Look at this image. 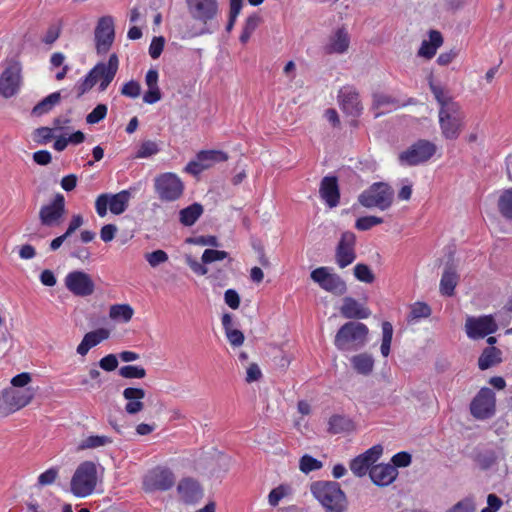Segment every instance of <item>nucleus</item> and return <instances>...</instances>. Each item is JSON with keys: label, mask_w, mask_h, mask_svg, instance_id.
Wrapping results in <instances>:
<instances>
[{"label": "nucleus", "mask_w": 512, "mask_h": 512, "mask_svg": "<svg viewBox=\"0 0 512 512\" xmlns=\"http://www.w3.org/2000/svg\"><path fill=\"white\" fill-rule=\"evenodd\" d=\"M310 492L325 512H345L347 510V497L336 481H314L310 485Z\"/></svg>", "instance_id": "f257e3e1"}, {"label": "nucleus", "mask_w": 512, "mask_h": 512, "mask_svg": "<svg viewBox=\"0 0 512 512\" xmlns=\"http://www.w3.org/2000/svg\"><path fill=\"white\" fill-rule=\"evenodd\" d=\"M394 190L386 182L373 183L358 196V202L365 208H378L381 211L391 207Z\"/></svg>", "instance_id": "f03ea898"}, {"label": "nucleus", "mask_w": 512, "mask_h": 512, "mask_svg": "<svg viewBox=\"0 0 512 512\" xmlns=\"http://www.w3.org/2000/svg\"><path fill=\"white\" fill-rule=\"evenodd\" d=\"M97 482V469L95 463L85 461L81 463L71 479V492L77 497L90 495Z\"/></svg>", "instance_id": "7ed1b4c3"}, {"label": "nucleus", "mask_w": 512, "mask_h": 512, "mask_svg": "<svg viewBox=\"0 0 512 512\" xmlns=\"http://www.w3.org/2000/svg\"><path fill=\"white\" fill-rule=\"evenodd\" d=\"M136 190L137 189L135 187H130L129 189L122 190L116 194H100L95 201L97 214L100 217H104L107 214L108 207L112 214H122L128 208L132 194Z\"/></svg>", "instance_id": "20e7f679"}, {"label": "nucleus", "mask_w": 512, "mask_h": 512, "mask_svg": "<svg viewBox=\"0 0 512 512\" xmlns=\"http://www.w3.org/2000/svg\"><path fill=\"white\" fill-rule=\"evenodd\" d=\"M464 118L465 115L460 105L439 109V125L442 135L449 140L457 139L463 128Z\"/></svg>", "instance_id": "39448f33"}, {"label": "nucleus", "mask_w": 512, "mask_h": 512, "mask_svg": "<svg viewBox=\"0 0 512 512\" xmlns=\"http://www.w3.org/2000/svg\"><path fill=\"white\" fill-rule=\"evenodd\" d=\"M154 189L161 201L173 202L183 195L184 184L176 174L166 172L155 177Z\"/></svg>", "instance_id": "423d86ee"}, {"label": "nucleus", "mask_w": 512, "mask_h": 512, "mask_svg": "<svg viewBox=\"0 0 512 512\" xmlns=\"http://www.w3.org/2000/svg\"><path fill=\"white\" fill-rule=\"evenodd\" d=\"M437 147L429 140L420 139L402 151L399 162L403 165L417 166L429 161L436 153Z\"/></svg>", "instance_id": "0eeeda50"}, {"label": "nucleus", "mask_w": 512, "mask_h": 512, "mask_svg": "<svg viewBox=\"0 0 512 512\" xmlns=\"http://www.w3.org/2000/svg\"><path fill=\"white\" fill-rule=\"evenodd\" d=\"M368 327L361 322H347L338 330L335 336V346L342 351L348 350L351 343L364 344Z\"/></svg>", "instance_id": "6e6552de"}, {"label": "nucleus", "mask_w": 512, "mask_h": 512, "mask_svg": "<svg viewBox=\"0 0 512 512\" xmlns=\"http://www.w3.org/2000/svg\"><path fill=\"white\" fill-rule=\"evenodd\" d=\"M469 339L479 340L498 330V324L493 315L467 316L464 325Z\"/></svg>", "instance_id": "1a4fd4ad"}, {"label": "nucleus", "mask_w": 512, "mask_h": 512, "mask_svg": "<svg viewBox=\"0 0 512 512\" xmlns=\"http://www.w3.org/2000/svg\"><path fill=\"white\" fill-rule=\"evenodd\" d=\"M496 410V398L492 389L483 387L470 403L472 416L479 420L492 417Z\"/></svg>", "instance_id": "9d476101"}, {"label": "nucleus", "mask_w": 512, "mask_h": 512, "mask_svg": "<svg viewBox=\"0 0 512 512\" xmlns=\"http://www.w3.org/2000/svg\"><path fill=\"white\" fill-rule=\"evenodd\" d=\"M311 279L317 283L323 290L337 296L346 293L347 285L345 281L336 273H331L328 267H319L310 274Z\"/></svg>", "instance_id": "9b49d317"}, {"label": "nucleus", "mask_w": 512, "mask_h": 512, "mask_svg": "<svg viewBox=\"0 0 512 512\" xmlns=\"http://www.w3.org/2000/svg\"><path fill=\"white\" fill-rule=\"evenodd\" d=\"M175 483V477L168 468L157 467L149 471L143 479V489L147 493L167 491Z\"/></svg>", "instance_id": "f8f14e48"}, {"label": "nucleus", "mask_w": 512, "mask_h": 512, "mask_svg": "<svg viewBox=\"0 0 512 512\" xmlns=\"http://www.w3.org/2000/svg\"><path fill=\"white\" fill-rule=\"evenodd\" d=\"M64 282L66 288L77 297H87L95 291L93 279L84 271L76 270L68 273Z\"/></svg>", "instance_id": "ddd939ff"}, {"label": "nucleus", "mask_w": 512, "mask_h": 512, "mask_svg": "<svg viewBox=\"0 0 512 512\" xmlns=\"http://www.w3.org/2000/svg\"><path fill=\"white\" fill-rule=\"evenodd\" d=\"M191 18L207 26L218 13L217 0H186Z\"/></svg>", "instance_id": "4468645a"}, {"label": "nucleus", "mask_w": 512, "mask_h": 512, "mask_svg": "<svg viewBox=\"0 0 512 512\" xmlns=\"http://www.w3.org/2000/svg\"><path fill=\"white\" fill-rule=\"evenodd\" d=\"M356 236L351 231L341 234L340 240L335 248V262L343 269L352 264L356 259Z\"/></svg>", "instance_id": "2eb2a0df"}, {"label": "nucleus", "mask_w": 512, "mask_h": 512, "mask_svg": "<svg viewBox=\"0 0 512 512\" xmlns=\"http://www.w3.org/2000/svg\"><path fill=\"white\" fill-rule=\"evenodd\" d=\"M115 37L114 21L111 16H103L95 28L96 49L99 54L108 52Z\"/></svg>", "instance_id": "dca6fc26"}, {"label": "nucleus", "mask_w": 512, "mask_h": 512, "mask_svg": "<svg viewBox=\"0 0 512 512\" xmlns=\"http://www.w3.org/2000/svg\"><path fill=\"white\" fill-rule=\"evenodd\" d=\"M21 82V67L14 62L9 64L0 75V95L5 98L14 96Z\"/></svg>", "instance_id": "f3484780"}, {"label": "nucleus", "mask_w": 512, "mask_h": 512, "mask_svg": "<svg viewBox=\"0 0 512 512\" xmlns=\"http://www.w3.org/2000/svg\"><path fill=\"white\" fill-rule=\"evenodd\" d=\"M383 453L381 445H374L364 453L358 455L350 462V469L357 477H363L370 471L374 463Z\"/></svg>", "instance_id": "a211bd4d"}, {"label": "nucleus", "mask_w": 512, "mask_h": 512, "mask_svg": "<svg viewBox=\"0 0 512 512\" xmlns=\"http://www.w3.org/2000/svg\"><path fill=\"white\" fill-rule=\"evenodd\" d=\"M65 212V199L60 193L56 194L52 203L44 205L39 211V219L44 226L58 223Z\"/></svg>", "instance_id": "6ab92c4d"}, {"label": "nucleus", "mask_w": 512, "mask_h": 512, "mask_svg": "<svg viewBox=\"0 0 512 512\" xmlns=\"http://www.w3.org/2000/svg\"><path fill=\"white\" fill-rule=\"evenodd\" d=\"M339 103L343 112L349 116L358 117L363 107L358 92L352 87H343L338 94Z\"/></svg>", "instance_id": "aec40b11"}, {"label": "nucleus", "mask_w": 512, "mask_h": 512, "mask_svg": "<svg viewBox=\"0 0 512 512\" xmlns=\"http://www.w3.org/2000/svg\"><path fill=\"white\" fill-rule=\"evenodd\" d=\"M177 492L185 504H195L203 497V490L200 484L192 478L182 479L178 483Z\"/></svg>", "instance_id": "412c9836"}, {"label": "nucleus", "mask_w": 512, "mask_h": 512, "mask_svg": "<svg viewBox=\"0 0 512 512\" xmlns=\"http://www.w3.org/2000/svg\"><path fill=\"white\" fill-rule=\"evenodd\" d=\"M369 476L380 487L390 485L398 476V470L391 464L380 463L371 467Z\"/></svg>", "instance_id": "4be33fe9"}, {"label": "nucleus", "mask_w": 512, "mask_h": 512, "mask_svg": "<svg viewBox=\"0 0 512 512\" xmlns=\"http://www.w3.org/2000/svg\"><path fill=\"white\" fill-rule=\"evenodd\" d=\"M319 194L330 208L336 207L340 200V190L337 177L325 176L321 180Z\"/></svg>", "instance_id": "5701e85b"}, {"label": "nucleus", "mask_w": 512, "mask_h": 512, "mask_svg": "<svg viewBox=\"0 0 512 512\" xmlns=\"http://www.w3.org/2000/svg\"><path fill=\"white\" fill-rule=\"evenodd\" d=\"M350 45V36L344 27L337 28L329 37L324 46L326 54H343L347 52Z\"/></svg>", "instance_id": "b1692460"}, {"label": "nucleus", "mask_w": 512, "mask_h": 512, "mask_svg": "<svg viewBox=\"0 0 512 512\" xmlns=\"http://www.w3.org/2000/svg\"><path fill=\"white\" fill-rule=\"evenodd\" d=\"M123 397L127 401L125 411L129 415H135L144 409L143 399L145 390L142 388L128 387L123 391Z\"/></svg>", "instance_id": "393cba45"}, {"label": "nucleus", "mask_w": 512, "mask_h": 512, "mask_svg": "<svg viewBox=\"0 0 512 512\" xmlns=\"http://www.w3.org/2000/svg\"><path fill=\"white\" fill-rule=\"evenodd\" d=\"M340 313L347 319H366L371 314L368 308L364 307L352 297H345L343 299V305L340 308Z\"/></svg>", "instance_id": "a878e982"}, {"label": "nucleus", "mask_w": 512, "mask_h": 512, "mask_svg": "<svg viewBox=\"0 0 512 512\" xmlns=\"http://www.w3.org/2000/svg\"><path fill=\"white\" fill-rule=\"evenodd\" d=\"M109 336L110 332L105 328H99L86 333L77 347V353L81 356H85L92 347H95L103 340L108 339Z\"/></svg>", "instance_id": "bb28decb"}, {"label": "nucleus", "mask_w": 512, "mask_h": 512, "mask_svg": "<svg viewBox=\"0 0 512 512\" xmlns=\"http://www.w3.org/2000/svg\"><path fill=\"white\" fill-rule=\"evenodd\" d=\"M443 44V37L437 30L429 32V40H424L418 50V56L431 59L435 56L437 49Z\"/></svg>", "instance_id": "cd10ccee"}, {"label": "nucleus", "mask_w": 512, "mask_h": 512, "mask_svg": "<svg viewBox=\"0 0 512 512\" xmlns=\"http://www.w3.org/2000/svg\"><path fill=\"white\" fill-rule=\"evenodd\" d=\"M119 66V60L117 55L111 54L108 62H99L97 63L89 72L92 74L93 79L95 80V83H97L99 80H102L105 78V75H108V71L112 72L113 77H115Z\"/></svg>", "instance_id": "c85d7f7f"}, {"label": "nucleus", "mask_w": 512, "mask_h": 512, "mask_svg": "<svg viewBox=\"0 0 512 512\" xmlns=\"http://www.w3.org/2000/svg\"><path fill=\"white\" fill-rule=\"evenodd\" d=\"M500 453L504 457L501 449L499 452L490 448L480 449L475 452L473 459L482 470H488L497 463Z\"/></svg>", "instance_id": "c756f323"}, {"label": "nucleus", "mask_w": 512, "mask_h": 512, "mask_svg": "<svg viewBox=\"0 0 512 512\" xmlns=\"http://www.w3.org/2000/svg\"><path fill=\"white\" fill-rule=\"evenodd\" d=\"M33 393L30 389L25 391H14L3 396L4 402L9 406L10 410H19L30 403Z\"/></svg>", "instance_id": "7c9ffc66"}, {"label": "nucleus", "mask_w": 512, "mask_h": 512, "mask_svg": "<svg viewBox=\"0 0 512 512\" xmlns=\"http://www.w3.org/2000/svg\"><path fill=\"white\" fill-rule=\"evenodd\" d=\"M502 362V351L496 347H486L478 358V367L484 371Z\"/></svg>", "instance_id": "2f4dec72"}, {"label": "nucleus", "mask_w": 512, "mask_h": 512, "mask_svg": "<svg viewBox=\"0 0 512 512\" xmlns=\"http://www.w3.org/2000/svg\"><path fill=\"white\" fill-rule=\"evenodd\" d=\"M459 276L454 267L447 265L440 280V293L444 296H452L458 283Z\"/></svg>", "instance_id": "473e14b6"}, {"label": "nucleus", "mask_w": 512, "mask_h": 512, "mask_svg": "<svg viewBox=\"0 0 512 512\" xmlns=\"http://www.w3.org/2000/svg\"><path fill=\"white\" fill-rule=\"evenodd\" d=\"M61 101V94L60 92H53L46 96L44 99H42L40 102H38L32 109L31 115L32 116H42L44 114L49 113L52 111V109L58 105Z\"/></svg>", "instance_id": "72a5a7b5"}, {"label": "nucleus", "mask_w": 512, "mask_h": 512, "mask_svg": "<svg viewBox=\"0 0 512 512\" xmlns=\"http://www.w3.org/2000/svg\"><path fill=\"white\" fill-rule=\"evenodd\" d=\"M328 431L332 434L350 432L354 429L353 421L342 415H333L328 422Z\"/></svg>", "instance_id": "f704fd0d"}, {"label": "nucleus", "mask_w": 512, "mask_h": 512, "mask_svg": "<svg viewBox=\"0 0 512 512\" xmlns=\"http://www.w3.org/2000/svg\"><path fill=\"white\" fill-rule=\"evenodd\" d=\"M353 368L362 375H368L374 367V359L367 353H361L351 358Z\"/></svg>", "instance_id": "c9c22d12"}, {"label": "nucleus", "mask_w": 512, "mask_h": 512, "mask_svg": "<svg viewBox=\"0 0 512 512\" xmlns=\"http://www.w3.org/2000/svg\"><path fill=\"white\" fill-rule=\"evenodd\" d=\"M202 213V205L199 203H193L180 211L179 220L184 226H192L199 219Z\"/></svg>", "instance_id": "e433bc0d"}, {"label": "nucleus", "mask_w": 512, "mask_h": 512, "mask_svg": "<svg viewBox=\"0 0 512 512\" xmlns=\"http://www.w3.org/2000/svg\"><path fill=\"white\" fill-rule=\"evenodd\" d=\"M429 87L436 101L440 105V109H446L448 106L450 107L452 105H459V103L455 102L441 85H437L430 80Z\"/></svg>", "instance_id": "4c0bfd02"}, {"label": "nucleus", "mask_w": 512, "mask_h": 512, "mask_svg": "<svg viewBox=\"0 0 512 512\" xmlns=\"http://www.w3.org/2000/svg\"><path fill=\"white\" fill-rule=\"evenodd\" d=\"M262 17L258 13H253L250 16L247 17L241 35L239 37V40L242 44H246L251 35L254 33V31L257 29V27L261 24Z\"/></svg>", "instance_id": "58836bf2"}, {"label": "nucleus", "mask_w": 512, "mask_h": 512, "mask_svg": "<svg viewBox=\"0 0 512 512\" xmlns=\"http://www.w3.org/2000/svg\"><path fill=\"white\" fill-rule=\"evenodd\" d=\"M197 158L202 162L208 164V168L214 163L225 162L228 155L220 150H202L197 153Z\"/></svg>", "instance_id": "ea45409f"}, {"label": "nucleus", "mask_w": 512, "mask_h": 512, "mask_svg": "<svg viewBox=\"0 0 512 512\" xmlns=\"http://www.w3.org/2000/svg\"><path fill=\"white\" fill-rule=\"evenodd\" d=\"M134 314L133 308L129 304H115L110 307L109 316L114 320L128 322Z\"/></svg>", "instance_id": "a19ab883"}, {"label": "nucleus", "mask_w": 512, "mask_h": 512, "mask_svg": "<svg viewBox=\"0 0 512 512\" xmlns=\"http://www.w3.org/2000/svg\"><path fill=\"white\" fill-rule=\"evenodd\" d=\"M113 442V440L108 436H99V435H91L81 441L79 444V449H94L102 446L109 445Z\"/></svg>", "instance_id": "79ce46f5"}, {"label": "nucleus", "mask_w": 512, "mask_h": 512, "mask_svg": "<svg viewBox=\"0 0 512 512\" xmlns=\"http://www.w3.org/2000/svg\"><path fill=\"white\" fill-rule=\"evenodd\" d=\"M393 337V326L390 322L385 321L382 323V343H381V354L383 357H387L390 353V346Z\"/></svg>", "instance_id": "37998d69"}, {"label": "nucleus", "mask_w": 512, "mask_h": 512, "mask_svg": "<svg viewBox=\"0 0 512 512\" xmlns=\"http://www.w3.org/2000/svg\"><path fill=\"white\" fill-rule=\"evenodd\" d=\"M500 213L507 219H512V189L503 192L498 201Z\"/></svg>", "instance_id": "c03bdc74"}, {"label": "nucleus", "mask_w": 512, "mask_h": 512, "mask_svg": "<svg viewBox=\"0 0 512 512\" xmlns=\"http://www.w3.org/2000/svg\"><path fill=\"white\" fill-rule=\"evenodd\" d=\"M354 276L360 282H364L367 284L373 283L375 280V275L373 274L370 267L363 263H358L354 266Z\"/></svg>", "instance_id": "a18cd8bd"}, {"label": "nucleus", "mask_w": 512, "mask_h": 512, "mask_svg": "<svg viewBox=\"0 0 512 512\" xmlns=\"http://www.w3.org/2000/svg\"><path fill=\"white\" fill-rule=\"evenodd\" d=\"M322 466L323 464L321 461L308 454L303 455L299 461V469L305 474L319 470Z\"/></svg>", "instance_id": "49530a36"}, {"label": "nucleus", "mask_w": 512, "mask_h": 512, "mask_svg": "<svg viewBox=\"0 0 512 512\" xmlns=\"http://www.w3.org/2000/svg\"><path fill=\"white\" fill-rule=\"evenodd\" d=\"M118 373L126 379H142L146 376V370L141 366L135 365L122 366Z\"/></svg>", "instance_id": "de8ad7c7"}, {"label": "nucleus", "mask_w": 512, "mask_h": 512, "mask_svg": "<svg viewBox=\"0 0 512 512\" xmlns=\"http://www.w3.org/2000/svg\"><path fill=\"white\" fill-rule=\"evenodd\" d=\"M431 315V308L424 302H417L411 307V311L408 315V321L419 320L421 318H427Z\"/></svg>", "instance_id": "09e8293b"}, {"label": "nucleus", "mask_w": 512, "mask_h": 512, "mask_svg": "<svg viewBox=\"0 0 512 512\" xmlns=\"http://www.w3.org/2000/svg\"><path fill=\"white\" fill-rule=\"evenodd\" d=\"M158 144L152 140L143 141L135 155V158H148L159 152Z\"/></svg>", "instance_id": "8fccbe9b"}, {"label": "nucleus", "mask_w": 512, "mask_h": 512, "mask_svg": "<svg viewBox=\"0 0 512 512\" xmlns=\"http://www.w3.org/2000/svg\"><path fill=\"white\" fill-rule=\"evenodd\" d=\"M383 218L377 216H363L356 220L355 228L359 231H367L372 227L382 224Z\"/></svg>", "instance_id": "3c124183"}, {"label": "nucleus", "mask_w": 512, "mask_h": 512, "mask_svg": "<svg viewBox=\"0 0 512 512\" xmlns=\"http://www.w3.org/2000/svg\"><path fill=\"white\" fill-rule=\"evenodd\" d=\"M476 504L473 497H466L447 509L446 512H475Z\"/></svg>", "instance_id": "603ef678"}, {"label": "nucleus", "mask_w": 512, "mask_h": 512, "mask_svg": "<svg viewBox=\"0 0 512 512\" xmlns=\"http://www.w3.org/2000/svg\"><path fill=\"white\" fill-rule=\"evenodd\" d=\"M107 106L105 104H98L87 116L86 122L88 124H96L103 120L107 115Z\"/></svg>", "instance_id": "864d4df0"}, {"label": "nucleus", "mask_w": 512, "mask_h": 512, "mask_svg": "<svg viewBox=\"0 0 512 512\" xmlns=\"http://www.w3.org/2000/svg\"><path fill=\"white\" fill-rule=\"evenodd\" d=\"M228 257V253L222 250L206 249L202 254V262L210 264L215 261H222Z\"/></svg>", "instance_id": "5fc2aeb1"}, {"label": "nucleus", "mask_w": 512, "mask_h": 512, "mask_svg": "<svg viewBox=\"0 0 512 512\" xmlns=\"http://www.w3.org/2000/svg\"><path fill=\"white\" fill-rule=\"evenodd\" d=\"M145 259L151 267H157L168 260V254L164 250L159 249L151 253H147L145 255Z\"/></svg>", "instance_id": "6e6d98bb"}, {"label": "nucleus", "mask_w": 512, "mask_h": 512, "mask_svg": "<svg viewBox=\"0 0 512 512\" xmlns=\"http://www.w3.org/2000/svg\"><path fill=\"white\" fill-rule=\"evenodd\" d=\"M289 488L285 485H280L272 489L268 495V502L272 507H276L279 501L288 494Z\"/></svg>", "instance_id": "4d7b16f0"}, {"label": "nucleus", "mask_w": 512, "mask_h": 512, "mask_svg": "<svg viewBox=\"0 0 512 512\" xmlns=\"http://www.w3.org/2000/svg\"><path fill=\"white\" fill-rule=\"evenodd\" d=\"M121 94L129 98H137L141 94V86L139 82L130 80L121 88Z\"/></svg>", "instance_id": "13d9d810"}, {"label": "nucleus", "mask_w": 512, "mask_h": 512, "mask_svg": "<svg viewBox=\"0 0 512 512\" xmlns=\"http://www.w3.org/2000/svg\"><path fill=\"white\" fill-rule=\"evenodd\" d=\"M165 45V39L162 36L154 37L149 46V54L151 58L157 59L160 57Z\"/></svg>", "instance_id": "bf43d9fd"}, {"label": "nucleus", "mask_w": 512, "mask_h": 512, "mask_svg": "<svg viewBox=\"0 0 512 512\" xmlns=\"http://www.w3.org/2000/svg\"><path fill=\"white\" fill-rule=\"evenodd\" d=\"M392 466H394L396 469L397 467H407L411 464L412 458L411 455L408 452L402 451L396 453L392 459Z\"/></svg>", "instance_id": "052dcab7"}, {"label": "nucleus", "mask_w": 512, "mask_h": 512, "mask_svg": "<svg viewBox=\"0 0 512 512\" xmlns=\"http://www.w3.org/2000/svg\"><path fill=\"white\" fill-rule=\"evenodd\" d=\"M396 101L394 98L387 94L383 93H375L373 95V108L379 109L381 107L387 106V105H393Z\"/></svg>", "instance_id": "680f3d73"}, {"label": "nucleus", "mask_w": 512, "mask_h": 512, "mask_svg": "<svg viewBox=\"0 0 512 512\" xmlns=\"http://www.w3.org/2000/svg\"><path fill=\"white\" fill-rule=\"evenodd\" d=\"M189 243L201 245V246H212L218 247L219 242L216 236L208 235V236H199L195 238L187 239Z\"/></svg>", "instance_id": "e2e57ef3"}, {"label": "nucleus", "mask_w": 512, "mask_h": 512, "mask_svg": "<svg viewBox=\"0 0 512 512\" xmlns=\"http://www.w3.org/2000/svg\"><path fill=\"white\" fill-rule=\"evenodd\" d=\"M229 343L234 347H239L244 342V334L239 329L233 328L225 333Z\"/></svg>", "instance_id": "0e129e2a"}, {"label": "nucleus", "mask_w": 512, "mask_h": 512, "mask_svg": "<svg viewBox=\"0 0 512 512\" xmlns=\"http://www.w3.org/2000/svg\"><path fill=\"white\" fill-rule=\"evenodd\" d=\"M99 366L108 372L114 371L118 367V359L115 354H108L99 361Z\"/></svg>", "instance_id": "69168bd1"}, {"label": "nucleus", "mask_w": 512, "mask_h": 512, "mask_svg": "<svg viewBox=\"0 0 512 512\" xmlns=\"http://www.w3.org/2000/svg\"><path fill=\"white\" fill-rule=\"evenodd\" d=\"M57 476L58 470L56 468H50L39 475L38 484L41 486L50 485L54 483Z\"/></svg>", "instance_id": "338daca9"}, {"label": "nucleus", "mask_w": 512, "mask_h": 512, "mask_svg": "<svg viewBox=\"0 0 512 512\" xmlns=\"http://www.w3.org/2000/svg\"><path fill=\"white\" fill-rule=\"evenodd\" d=\"M224 300L232 309H237L240 306V296L234 289H228L225 291Z\"/></svg>", "instance_id": "774afa93"}]
</instances>
